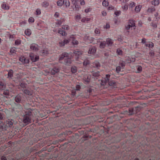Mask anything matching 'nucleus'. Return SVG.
I'll return each instance as SVG.
<instances>
[{"mask_svg":"<svg viewBox=\"0 0 160 160\" xmlns=\"http://www.w3.org/2000/svg\"><path fill=\"white\" fill-rule=\"evenodd\" d=\"M76 36L72 35L70 36L69 38L68 39H64L63 41H61L59 42V44L61 47L64 46L65 44L68 43L71 41L73 45H78V42L76 40Z\"/></svg>","mask_w":160,"mask_h":160,"instance_id":"1","label":"nucleus"},{"mask_svg":"<svg viewBox=\"0 0 160 160\" xmlns=\"http://www.w3.org/2000/svg\"><path fill=\"white\" fill-rule=\"evenodd\" d=\"M71 56V54L70 53H63L62 56L60 57L59 61L60 62H62L61 61L63 60H64V63L66 65H69L71 64L72 62Z\"/></svg>","mask_w":160,"mask_h":160,"instance_id":"2","label":"nucleus"},{"mask_svg":"<svg viewBox=\"0 0 160 160\" xmlns=\"http://www.w3.org/2000/svg\"><path fill=\"white\" fill-rule=\"evenodd\" d=\"M110 75H106V77L103 78L101 80V85L102 86H104L106 84H108L109 85L112 86L114 88H116V83L113 80H111L109 81V78H110Z\"/></svg>","mask_w":160,"mask_h":160,"instance_id":"3","label":"nucleus"},{"mask_svg":"<svg viewBox=\"0 0 160 160\" xmlns=\"http://www.w3.org/2000/svg\"><path fill=\"white\" fill-rule=\"evenodd\" d=\"M13 127L12 120L8 119L6 122L5 124L1 123L0 124V128L3 130H7L8 128H13Z\"/></svg>","mask_w":160,"mask_h":160,"instance_id":"4","label":"nucleus"},{"mask_svg":"<svg viewBox=\"0 0 160 160\" xmlns=\"http://www.w3.org/2000/svg\"><path fill=\"white\" fill-rule=\"evenodd\" d=\"M72 2L75 6L76 10L77 11L80 8V3L81 5H84L85 3L84 0H72Z\"/></svg>","mask_w":160,"mask_h":160,"instance_id":"5","label":"nucleus"},{"mask_svg":"<svg viewBox=\"0 0 160 160\" xmlns=\"http://www.w3.org/2000/svg\"><path fill=\"white\" fill-rule=\"evenodd\" d=\"M113 43L112 40L110 38H108L106 39V42L105 41H103L100 42V48H104L106 47V46H111Z\"/></svg>","mask_w":160,"mask_h":160,"instance_id":"6","label":"nucleus"},{"mask_svg":"<svg viewBox=\"0 0 160 160\" xmlns=\"http://www.w3.org/2000/svg\"><path fill=\"white\" fill-rule=\"evenodd\" d=\"M135 24L134 21L132 20H130L128 22V25L126 26V29L127 32H130V31L134 30L135 29Z\"/></svg>","mask_w":160,"mask_h":160,"instance_id":"7","label":"nucleus"},{"mask_svg":"<svg viewBox=\"0 0 160 160\" xmlns=\"http://www.w3.org/2000/svg\"><path fill=\"white\" fill-rule=\"evenodd\" d=\"M31 121V112H29L28 114H26L24 116L23 121L24 123L28 124Z\"/></svg>","mask_w":160,"mask_h":160,"instance_id":"8","label":"nucleus"},{"mask_svg":"<svg viewBox=\"0 0 160 160\" xmlns=\"http://www.w3.org/2000/svg\"><path fill=\"white\" fill-rule=\"evenodd\" d=\"M96 52V48L94 47H90L89 49L88 53L91 56L96 57L95 53Z\"/></svg>","mask_w":160,"mask_h":160,"instance_id":"9","label":"nucleus"},{"mask_svg":"<svg viewBox=\"0 0 160 160\" xmlns=\"http://www.w3.org/2000/svg\"><path fill=\"white\" fill-rule=\"evenodd\" d=\"M29 56L32 61L35 62L38 60V56L32 53H30Z\"/></svg>","mask_w":160,"mask_h":160,"instance_id":"10","label":"nucleus"},{"mask_svg":"<svg viewBox=\"0 0 160 160\" xmlns=\"http://www.w3.org/2000/svg\"><path fill=\"white\" fill-rule=\"evenodd\" d=\"M84 40L88 43H94L93 41L96 40V39L90 36H85L84 38Z\"/></svg>","mask_w":160,"mask_h":160,"instance_id":"11","label":"nucleus"},{"mask_svg":"<svg viewBox=\"0 0 160 160\" xmlns=\"http://www.w3.org/2000/svg\"><path fill=\"white\" fill-rule=\"evenodd\" d=\"M74 53L76 56V60L78 61L80 58L79 57L82 55V52L81 51L77 50L74 51Z\"/></svg>","mask_w":160,"mask_h":160,"instance_id":"12","label":"nucleus"},{"mask_svg":"<svg viewBox=\"0 0 160 160\" xmlns=\"http://www.w3.org/2000/svg\"><path fill=\"white\" fill-rule=\"evenodd\" d=\"M128 59H130V60H126L125 62L123 61L122 62L121 64V66L122 67H123L125 66V63H130L132 62H134L135 61V59L134 58H132V59L129 58H128Z\"/></svg>","mask_w":160,"mask_h":160,"instance_id":"13","label":"nucleus"},{"mask_svg":"<svg viewBox=\"0 0 160 160\" xmlns=\"http://www.w3.org/2000/svg\"><path fill=\"white\" fill-rule=\"evenodd\" d=\"M158 13H156L155 14V21H157V22H153L152 23L151 25L152 27H153V28H156L157 27V22L158 21Z\"/></svg>","mask_w":160,"mask_h":160,"instance_id":"14","label":"nucleus"},{"mask_svg":"<svg viewBox=\"0 0 160 160\" xmlns=\"http://www.w3.org/2000/svg\"><path fill=\"white\" fill-rule=\"evenodd\" d=\"M19 60L22 62L23 63H28L29 62V60L28 59H26L24 57H21L19 58Z\"/></svg>","mask_w":160,"mask_h":160,"instance_id":"15","label":"nucleus"},{"mask_svg":"<svg viewBox=\"0 0 160 160\" xmlns=\"http://www.w3.org/2000/svg\"><path fill=\"white\" fill-rule=\"evenodd\" d=\"M80 88V86L79 85H77L76 86L75 89H73L72 90V93L73 96H74L75 95L76 92V91H78Z\"/></svg>","mask_w":160,"mask_h":160,"instance_id":"16","label":"nucleus"},{"mask_svg":"<svg viewBox=\"0 0 160 160\" xmlns=\"http://www.w3.org/2000/svg\"><path fill=\"white\" fill-rule=\"evenodd\" d=\"M64 21V18H60V19L57 20V22H56V25L58 27L61 25Z\"/></svg>","mask_w":160,"mask_h":160,"instance_id":"17","label":"nucleus"},{"mask_svg":"<svg viewBox=\"0 0 160 160\" xmlns=\"http://www.w3.org/2000/svg\"><path fill=\"white\" fill-rule=\"evenodd\" d=\"M30 48L32 50L37 51L38 49V45L35 44H32L30 46Z\"/></svg>","mask_w":160,"mask_h":160,"instance_id":"18","label":"nucleus"},{"mask_svg":"<svg viewBox=\"0 0 160 160\" xmlns=\"http://www.w3.org/2000/svg\"><path fill=\"white\" fill-rule=\"evenodd\" d=\"M59 68H58L54 67L52 69L51 71V73L52 75H54L59 72Z\"/></svg>","mask_w":160,"mask_h":160,"instance_id":"19","label":"nucleus"},{"mask_svg":"<svg viewBox=\"0 0 160 160\" xmlns=\"http://www.w3.org/2000/svg\"><path fill=\"white\" fill-rule=\"evenodd\" d=\"M90 76L87 75L84 76V78H83V79H84V83L86 84L90 82Z\"/></svg>","mask_w":160,"mask_h":160,"instance_id":"20","label":"nucleus"},{"mask_svg":"<svg viewBox=\"0 0 160 160\" xmlns=\"http://www.w3.org/2000/svg\"><path fill=\"white\" fill-rule=\"evenodd\" d=\"M63 5L66 7H69L70 5V2L68 0H63Z\"/></svg>","mask_w":160,"mask_h":160,"instance_id":"21","label":"nucleus"},{"mask_svg":"<svg viewBox=\"0 0 160 160\" xmlns=\"http://www.w3.org/2000/svg\"><path fill=\"white\" fill-rule=\"evenodd\" d=\"M90 18H88L85 17L82 18L81 21L82 22L88 23V22L90 21Z\"/></svg>","mask_w":160,"mask_h":160,"instance_id":"22","label":"nucleus"},{"mask_svg":"<svg viewBox=\"0 0 160 160\" xmlns=\"http://www.w3.org/2000/svg\"><path fill=\"white\" fill-rule=\"evenodd\" d=\"M75 19L76 21L79 22L82 19L81 15L80 14H77L75 16Z\"/></svg>","mask_w":160,"mask_h":160,"instance_id":"23","label":"nucleus"},{"mask_svg":"<svg viewBox=\"0 0 160 160\" xmlns=\"http://www.w3.org/2000/svg\"><path fill=\"white\" fill-rule=\"evenodd\" d=\"M93 66L98 68L100 67V64L99 62L97 61H94L93 63Z\"/></svg>","mask_w":160,"mask_h":160,"instance_id":"24","label":"nucleus"},{"mask_svg":"<svg viewBox=\"0 0 160 160\" xmlns=\"http://www.w3.org/2000/svg\"><path fill=\"white\" fill-rule=\"evenodd\" d=\"M1 8L2 9H3L5 10H8L9 8V7L8 5H7L5 3H3L2 4V5H1Z\"/></svg>","mask_w":160,"mask_h":160,"instance_id":"25","label":"nucleus"},{"mask_svg":"<svg viewBox=\"0 0 160 160\" xmlns=\"http://www.w3.org/2000/svg\"><path fill=\"white\" fill-rule=\"evenodd\" d=\"M142 6L141 5H138L136 7V8H135V11L136 12H139L141 8H142Z\"/></svg>","mask_w":160,"mask_h":160,"instance_id":"26","label":"nucleus"},{"mask_svg":"<svg viewBox=\"0 0 160 160\" xmlns=\"http://www.w3.org/2000/svg\"><path fill=\"white\" fill-rule=\"evenodd\" d=\"M58 33L61 34L63 36H65L66 35V32L64 30H62L61 29H60L58 30Z\"/></svg>","mask_w":160,"mask_h":160,"instance_id":"27","label":"nucleus"},{"mask_svg":"<svg viewBox=\"0 0 160 160\" xmlns=\"http://www.w3.org/2000/svg\"><path fill=\"white\" fill-rule=\"evenodd\" d=\"M5 88V85L3 82H0V90H3Z\"/></svg>","mask_w":160,"mask_h":160,"instance_id":"28","label":"nucleus"},{"mask_svg":"<svg viewBox=\"0 0 160 160\" xmlns=\"http://www.w3.org/2000/svg\"><path fill=\"white\" fill-rule=\"evenodd\" d=\"M24 93L28 95H31L32 94V91L28 89H24Z\"/></svg>","mask_w":160,"mask_h":160,"instance_id":"29","label":"nucleus"},{"mask_svg":"<svg viewBox=\"0 0 160 160\" xmlns=\"http://www.w3.org/2000/svg\"><path fill=\"white\" fill-rule=\"evenodd\" d=\"M20 100H21V97L20 95H18L15 97V100L16 102H20Z\"/></svg>","mask_w":160,"mask_h":160,"instance_id":"30","label":"nucleus"},{"mask_svg":"<svg viewBox=\"0 0 160 160\" xmlns=\"http://www.w3.org/2000/svg\"><path fill=\"white\" fill-rule=\"evenodd\" d=\"M159 0H153L152 2V4L153 5H157L159 4Z\"/></svg>","mask_w":160,"mask_h":160,"instance_id":"31","label":"nucleus"},{"mask_svg":"<svg viewBox=\"0 0 160 160\" xmlns=\"http://www.w3.org/2000/svg\"><path fill=\"white\" fill-rule=\"evenodd\" d=\"M81 62H83V65L84 66H86L88 64H89L90 62L89 61V60L88 59H86L84 60L83 61H81V62H78V63H81Z\"/></svg>","mask_w":160,"mask_h":160,"instance_id":"32","label":"nucleus"},{"mask_svg":"<svg viewBox=\"0 0 160 160\" xmlns=\"http://www.w3.org/2000/svg\"><path fill=\"white\" fill-rule=\"evenodd\" d=\"M71 71L73 73H75L77 71V68L75 66H73L71 68Z\"/></svg>","mask_w":160,"mask_h":160,"instance_id":"33","label":"nucleus"},{"mask_svg":"<svg viewBox=\"0 0 160 160\" xmlns=\"http://www.w3.org/2000/svg\"><path fill=\"white\" fill-rule=\"evenodd\" d=\"M146 45L147 47L149 48H152L153 46V44L152 42H150L146 44Z\"/></svg>","mask_w":160,"mask_h":160,"instance_id":"34","label":"nucleus"},{"mask_svg":"<svg viewBox=\"0 0 160 160\" xmlns=\"http://www.w3.org/2000/svg\"><path fill=\"white\" fill-rule=\"evenodd\" d=\"M48 5V2H43L42 4V6L44 8H47Z\"/></svg>","mask_w":160,"mask_h":160,"instance_id":"35","label":"nucleus"},{"mask_svg":"<svg viewBox=\"0 0 160 160\" xmlns=\"http://www.w3.org/2000/svg\"><path fill=\"white\" fill-rule=\"evenodd\" d=\"M109 3L108 1H103L102 2V5L105 7H108V6Z\"/></svg>","mask_w":160,"mask_h":160,"instance_id":"36","label":"nucleus"},{"mask_svg":"<svg viewBox=\"0 0 160 160\" xmlns=\"http://www.w3.org/2000/svg\"><path fill=\"white\" fill-rule=\"evenodd\" d=\"M25 34L29 36L31 34V31L29 29H27L24 31Z\"/></svg>","mask_w":160,"mask_h":160,"instance_id":"37","label":"nucleus"},{"mask_svg":"<svg viewBox=\"0 0 160 160\" xmlns=\"http://www.w3.org/2000/svg\"><path fill=\"white\" fill-rule=\"evenodd\" d=\"M13 75V71L12 70H10L8 72V77L11 78L12 77Z\"/></svg>","mask_w":160,"mask_h":160,"instance_id":"38","label":"nucleus"},{"mask_svg":"<svg viewBox=\"0 0 160 160\" xmlns=\"http://www.w3.org/2000/svg\"><path fill=\"white\" fill-rule=\"evenodd\" d=\"M92 74L93 76L96 77L99 76L100 75V74L99 73V72H98L97 71L96 72H92Z\"/></svg>","mask_w":160,"mask_h":160,"instance_id":"39","label":"nucleus"},{"mask_svg":"<svg viewBox=\"0 0 160 160\" xmlns=\"http://www.w3.org/2000/svg\"><path fill=\"white\" fill-rule=\"evenodd\" d=\"M57 4L58 6H61L63 5V1L62 0H59L57 2Z\"/></svg>","mask_w":160,"mask_h":160,"instance_id":"40","label":"nucleus"},{"mask_svg":"<svg viewBox=\"0 0 160 160\" xmlns=\"http://www.w3.org/2000/svg\"><path fill=\"white\" fill-rule=\"evenodd\" d=\"M92 8L90 7H89L88 8H87L85 10H84V12H85L86 13H88L92 11Z\"/></svg>","mask_w":160,"mask_h":160,"instance_id":"41","label":"nucleus"},{"mask_svg":"<svg viewBox=\"0 0 160 160\" xmlns=\"http://www.w3.org/2000/svg\"><path fill=\"white\" fill-rule=\"evenodd\" d=\"M16 50H17V49L15 48L12 47L11 48L10 52H11V53H15L16 52Z\"/></svg>","mask_w":160,"mask_h":160,"instance_id":"42","label":"nucleus"},{"mask_svg":"<svg viewBox=\"0 0 160 160\" xmlns=\"http://www.w3.org/2000/svg\"><path fill=\"white\" fill-rule=\"evenodd\" d=\"M36 13L37 15H39L41 14V10L39 8H37L36 11Z\"/></svg>","mask_w":160,"mask_h":160,"instance_id":"43","label":"nucleus"},{"mask_svg":"<svg viewBox=\"0 0 160 160\" xmlns=\"http://www.w3.org/2000/svg\"><path fill=\"white\" fill-rule=\"evenodd\" d=\"M155 8L154 7H152L150 8H148V12H152L155 11Z\"/></svg>","mask_w":160,"mask_h":160,"instance_id":"44","label":"nucleus"},{"mask_svg":"<svg viewBox=\"0 0 160 160\" xmlns=\"http://www.w3.org/2000/svg\"><path fill=\"white\" fill-rule=\"evenodd\" d=\"M41 53H42V55H45L47 54L48 53V51L47 49L41 51Z\"/></svg>","mask_w":160,"mask_h":160,"instance_id":"45","label":"nucleus"},{"mask_svg":"<svg viewBox=\"0 0 160 160\" xmlns=\"http://www.w3.org/2000/svg\"><path fill=\"white\" fill-rule=\"evenodd\" d=\"M62 29L64 30H68L69 29V27L67 25H63L62 26Z\"/></svg>","mask_w":160,"mask_h":160,"instance_id":"46","label":"nucleus"},{"mask_svg":"<svg viewBox=\"0 0 160 160\" xmlns=\"http://www.w3.org/2000/svg\"><path fill=\"white\" fill-rule=\"evenodd\" d=\"M116 52H117L118 55H122V50H121L120 49H117V51H116Z\"/></svg>","mask_w":160,"mask_h":160,"instance_id":"47","label":"nucleus"},{"mask_svg":"<svg viewBox=\"0 0 160 160\" xmlns=\"http://www.w3.org/2000/svg\"><path fill=\"white\" fill-rule=\"evenodd\" d=\"M122 8L124 11L127 10L128 8L127 4L126 3L124 6H122Z\"/></svg>","mask_w":160,"mask_h":160,"instance_id":"48","label":"nucleus"},{"mask_svg":"<svg viewBox=\"0 0 160 160\" xmlns=\"http://www.w3.org/2000/svg\"><path fill=\"white\" fill-rule=\"evenodd\" d=\"M121 68L120 67H118L116 68V72L118 73H119L120 71Z\"/></svg>","mask_w":160,"mask_h":160,"instance_id":"49","label":"nucleus"},{"mask_svg":"<svg viewBox=\"0 0 160 160\" xmlns=\"http://www.w3.org/2000/svg\"><path fill=\"white\" fill-rule=\"evenodd\" d=\"M135 3L133 2H130V6L131 8H133L135 7Z\"/></svg>","mask_w":160,"mask_h":160,"instance_id":"50","label":"nucleus"},{"mask_svg":"<svg viewBox=\"0 0 160 160\" xmlns=\"http://www.w3.org/2000/svg\"><path fill=\"white\" fill-rule=\"evenodd\" d=\"M120 13L121 12L120 11H117L115 12L114 14H115L116 16H118L120 15Z\"/></svg>","mask_w":160,"mask_h":160,"instance_id":"51","label":"nucleus"},{"mask_svg":"<svg viewBox=\"0 0 160 160\" xmlns=\"http://www.w3.org/2000/svg\"><path fill=\"white\" fill-rule=\"evenodd\" d=\"M28 22H34V19L32 17H30L29 19H28Z\"/></svg>","mask_w":160,"mask_h":160,"instance_id":"52","label":"nucleus"},{"mask_svg":"<svg viewBox=\"0 0 160 160\" xmlns=\"http://www.w3.org/2000/svg\"><path fill=\"white\" fill-rule=\"evenodd\" d=\"M59 15H60V14H59V12H56L55 13V14H54V17L56 18H58V17Z\"/></svg>","mask_w":160,"mask_h":160,"instance_id":"53","label":"nucleus"},{"mask_svg":"<svg viewBox=\"0 0 160 160\" xmlns=\"http://www.w3.org/2000/svg\"><path fill=\"white\" fill-rule=\"evenodd\" d=\"M94 32H95V33L96 34H99L100 33V30L99 29L96 28Z\"/></svg>","mask_w":160,"mask_h":160,"instance_id":"54","label":"nucleus"},{"mask_svg":"<svg viewBox=\"0 0 160 160\" xmlns=\"http://www.w3.org/2000/svg\"><path fill=\"white\" fill-rule=\"evenodd\" d=\"M3 94L6 95H8L9 94L8 90H5L4 91Z\"/></svg>","mask_w":160,"mask_h":160,"instance_id":"55","label":"nucleus"},{"mask_svg":"<svg viewBox=\"0 0 160 160\" xmlns=\"http://www.w3.org/2000/svg\"><path fill=\"white\" fill-rule=\"evenodd\" d=\"M142 68L141 66H138V67L137 68V70L138 72H140L142 71Z\"/></svg>","mask_w":160,"mask_h":160,"instance_id":"56","label":"nucleus"},{"mask_svg":"<svg viewBox=\"0 0 160 160\" xmlns=\"http://www.w3.org/2000/svg\"><path fill=\"white\" fill-rule=\"evenodd\" d=\"M104 28L106 29H108L110 28V25L109 24L107 23H106V26L104 27Z\"/></svg>","mask_w":160,"mask_h":160,"instance_id":"57","label":"nucleus"},{"mask_svg":"<svg viewBox=\"0 0 160 160\" xmlns=\"http://www.w3.org/2000/svg\"><path fill=\"white\" fill-rule=\"evenodd\" d=\"M20 43V41L19 40H17L15 42V45H19Z\"/></svg>","mask_w":160,"mask_h":160,"instance_id":"58","label":"nucleus"},{"mask_svg":"<svg viewBox=\"0 0 160 160\" xmlns=\"http://www.w3.org/2000/svg\"><path fill=\"white\" fill-rule=\"evenodd\" d=\"M102 15L103 16H105L106 15V12L105 11H103L102 12Z\"/></svg>","mask_w":160,"mask_h":160,"instance_id":"59","label":"nucleus"},{"mask_svg":"<svg viewBox=\"0 0 160 160\" xmlns=\"http://www.w3.org/2000/svg\"><path fill=\"white\" fill-rule=\"evenodd\" d=\"M113 8V6H109L108 7V10H112Z\"/></svg>","mask_w":160,"mask_h":160,"instance_id":"60","label":"nucleus"},{"mask_svg":"<svg viewBox=\"0 0 160 160\" xmlns=\"http://www.w3.org/2000/svg\"><path fill=\"white\" fill-rule=\"evenodd\" d=\"M149 54L151 56H153L154 55V52L153 51H151L149 52Z\"/></svg>","mask_w":160,"mask_h":160,"instance_id":"61","label":"nucleus"},{"mask_svg":"<svg viewBox=\"0 0 160 160\" xmlns=\"http://www.w3.org/2000/svg\"><path fill=\"white\" fill-rule=\"evenodd\" d=\"M146 42V40L145 38H143L142 40V42L144 43Z\"/></svg>","mask_w":160,"mask_h":160,"instance_id":"62","label":"nucleus"},{"mask_svg":"<svg viewBox=\"0 0 160 160\" xmlns=\"http://www.w3.org/2000/svg\"><path fill=\"white\" fill-rule=\"evenodd\" d=\"M1 160H7L5 157L2 156L1 158Z\"/></svg>","mask_w":160,"mask_h":160,"instance_id":"63","label":"nucleus"},{"mask_svg":"<svg viewBox=\"0 0 160 160\" xmlns=\"http://www.w3.org/2000/svg\"><path fill=\"white\" fill-rule=\"evenodd\" d=\"M21 87L22 88H23L25 87V84H24L21 83Z\"/></svg>","mask_w":160,"mask_h":160,"instance_id":"64","label":"nucleus"}]
</instances>
